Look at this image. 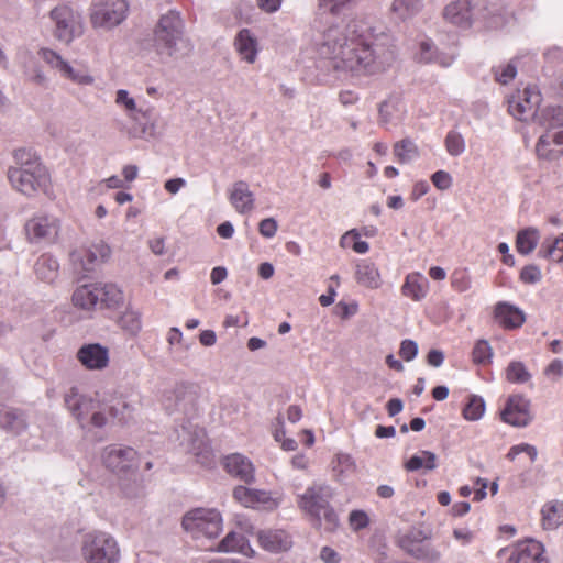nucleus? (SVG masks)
Returning <instances> with one entry per match:
<instances>
[{
    "mask_svg": "<svg viewBox=\"0 0 563 563\" xmlns=\"http://www.w3.org/2000/svg\"><path fill=\"white\" fill-rule=\"evenodd\" d=\"M396 46L391 36L376 32L369 23L354 24V86H366L362 77L374 78L385 73L396 60Z\"/></svg>",
    "mask_w": 563,
    "mask_h": 563,
    "instance_id": "1",
    "label": "nucleus"
},
{
    "mask_svg": "<svg viewBox=\"0 0 563 563\" xmlns=\"http://www.w3.org/2000/svg\"><path fill=\"white\" fill-rule=\"evenodd\" d=\"M64 402L70 415L81 429L103 428L109 418L125 422L130 418L131 407L124 400L104 402L79 394L76 387L70 388L64 396Z\"/></svg>",
    "mask_w": 563,
    "mask_h": 563,
    "instance_id": "2",
    "label": "nucleus"
},
{
    "mask_svg": "<svg viewBox=\"0 0 563 563\" xmlns=\"http://www.w3.org/2000/svg\"><path fill=\"white\" fill-rule=\"evenodd\" d=\"M333 497L334 490L330 485L314 482L297 495V507L314 528L332 532L339 527V516L332 506Z\"/></svg>",
    "mask_w": 563,
    "mask_h": 563,
    "instance_id": "3",
    "label": "nucleus"
},
{
    "mask_svg": "<svg viewBox=\"0 0 563 563\" xmlns=\"http://www.w3.org/2000/svg\"><path fill=\"white\" fill-rule=\"evenodd\" d=\"M14 158L19 166L9 168L8 178L15 190L25 196H33L46 185V169L40 157L31 150H16Z\"/></svg>",
    "mask_w": 563,
    "mask_h": 563,
    "instance_id": "4",
    "label": "nucleus"
},
{
    "mask_svg": "<svg viewBox=\"0 0 563 563\" xmlns=\"http://www.w3.org/2000/svg\"><path fill=\"white\" fill-rule=\"evenodd\" d=\"M184 37V22L179 12L170 10L163 14L154 29V48L162 59L177 57L180 48L187 46Z\"/></svg>",
    "mask_w": 563,
    "mask_h": 563,
    "instance_id": "5",
    "label": "nucleus"
},
{
    "mask_svg": "<svg viewBox=\"0 0 563 563\" xmlns=\"http://www.w3.org/2000/svg\"><path fill=\"white\" fill-rule=\"evenodd\" d=\"M80 555L85 563H119L121 551L111 533L91 530L81 537Z\"/></svg>",
    "mask_w": 563,
    "mask_h": 563,
    "instance_id": "6",
    "label": "nucleus"
},
{
    "mask_svg": "<svg viewBox=\"0 0 563 563\" xmlns=\"http://www.w3.org/2000/svg\"><path fill=\"white\" fill-rule=\"evenodd\" d=\"M489 13L487 0H454L444 7L443 18L453 25L468 29L475 22L487 20Z\"/></svg>",
    "mask_w": 563,
    "mask_h": 563,
    "instance_id": "7",
    "label": "nucleus"
},
{
    "mask_svg": "<svg viewBox=\"0 0 563 563\" xmlns=\"http://www.w3.org/2000/svg\"><path fill=\"white\" fill-rule=\"evenodd\" d=\"M181 525L195 539H212L222 530V517L214 508H196L183 517Z\"/></svg>",
    "mask_w": 563,
    "mask_h": 563,
    "instance_id": "8",
    "label": "nucleus"
},
{
    "mask_svg": "<svg viewBox=\"0 0 563 563\" xmlns=\"http://www.w3.org/2000/svg\"><path fill=\"white\" fill-rule=\"evenodd\" d=\"M430 534L421 529H412L397 537V545L411 558L424 562L437 563L441 552L429 541Z\"/></svg>",
    "mask_w": 563,
    "mask_h": 563,
    "instance_id": "9",
    "label": "nucleus"
},
{
    "mask_svg": "<svg viewBox=\"0 0 563 563\" xmlns=\"http://www.w3.org/2000/svg\"><path fill=\"white\" fill-rule=\"evenodd\" d=\"M49 18L54 23V37L66 45L84 34L85 26L81 14L68 5L54 8L49 12Z\"/></svg>",
    "mask_w": 563,
    "mask_h": 563,
    "instance_id": "10",
    "label": "nucleus"
},
{
    "mask_svg": "<svg viewBox=\"0 0 563 563\" xmlns=\"http://www.w3.org/2000/svg\"><path fill=\"white\" fill-rule=\"evenodd\" d=\"M126 0H103L91 8L90 23L93 29L112 30L128 16Z\"/></svg>",
    "mask_w": 563,
    "mask_h": 563,
    "instance_id": "11",
    "label": "nucleus"
},
{
    "mask_svg": "<svg viewBox=\"0 0 563 563\" xmlns=\"http://www.w3.org/2000/svg\"><path fill=\"white\" fill-rule=\"evenodd\" d=\"M106 468L115 474H125L139 467L137 452L121 444H110L102 449L100 455Z\"/></svg>",
    "mask_w": 563,
    "mask_h": 563,
    "instance_id": "12",
    "label": "nucleus"
},
{
    "mask_svg": "<svg viewBox=\"0 0 563 563\" xmlns=\"http://www.w3.org/2000/svg\"><path fill=\"white\" fill-rule=\"evenodd\" d=\"M540 103L541 93L538 88L528 86L522 91H518L516 96H511L508 100V110L517 120L527 121L533 119L537 121Z\"/></svg>",
    "mask_w": 563,
    "mask_h": 563,
    "instance_id": "13",
    "label": "nucleus"
},
{
    "mask_svg": "<svg viewBox=\"0 0 563 563\" xmlns=\"http://www.w3.org/2000/svg\"><path fill=\"white\" fill-rule=\"evenodd\" d=\"M509 552L508 563H548L544 558V547L534 539H526L516 542L510 548H503L498 555Z\"/></svg>",
    "mask_w": 563,
    "mask_h": 563,
    "instance_id": "14",
    "label": "nucleus"
},
{
    "mask_svg": "<svg viewBox=\"0 0 563 563\" xmlns=\"http://www.w3.org/2000/svg\"><path fill=\"white\" fill-rule=\"evenodd\" d=\"M27 240L32 243L53 242L59 231V221L49 216H35L25 223Z\"/></svg>",
    "mask_w": 563,
    "mask_h": 563,
    "instance_id": "15",
    "label": "nucleus"
},
{
    "mask_svg": "<svg viewBox=\"0 0 563 563\" xmlns=\"http://www.w3.org/2000/svg\"><path fill=\"white\" fill-rule=\"evenodd\" d=\"M530 406V400L523 395L509 396L501 411L503 421L518 428L527 427L532 421Z\"/></svg>",
    "mask_w": 563,
    "mask_h": 563,
    "instance_id": "16",
    "label": "nucleus"
},
{
    "mask_svg": "<svg viewBox=\"0 0 563 563\" xmlns=\"http://www.w3.org/2000/svg\"><path fill=\"white\" fill-rule=\"evenodd\" d=\"M76 357L88 371H102L110 361L109 349L99 343L84 344L77 351Z\"/></svg>",
    "mask_w": 563,
    "mask_h": 563,
    "instance_id": "17",
    "label": "nucleus"
},
{
    "mask_svg": "<svg viewBox=\"0 0 563 563\" xmlns=\"http://www.w3.org/2000/svg\"><path fill=\"white\" fill-rule=\"evenodd\" d=\"M258 544L271 553L287 552L292 548L291 534L284 529H264L256 533Z\"/></svg>",
    "mask_w": 563,
    "mask_h": 563,
    "instance_id": "18",
    "label": "nucleus"
},
{
    "mask_svg": "<svg viewBox=\"0 0 563 563\" xmlns=\"http://www.w3.org/2000/svg\"><path fill=\"white\" fill-rule=\"evenodd\" d=\"M329 42L333 46V68L345 73L352 70V45L347 35L343 34L339 37L336 36V30H330Z\"/></svg>",
    "mask_w": 563,
    "mask_h": 563,
    "instance_id": "19",
    "label": "nucleus"
},
{
    "mask_svg": "<svg viewBox=\"0 0 563 563\" xmlns=\"http://www.w3.org/2000/svg\"><path fill=\"white\" fill-rule=\"evenodd\" d=\"M228 199L240 214L250 213L254 209L255 196L244 180L234 181L228 189Z\"/></svg>",
    "mask_w": 563,
    "mask_h": 563,
    "instance_id": "20",
    "label": "nucleus"
},
{
    "mask_svg": "<svg viewBox=\"0 0 563 563\" xmlns=\"http://www.w3.org/2000/svg\"><path fill=\"white\" fill-rule=\"evenodd\" d=\"M554 146H563V128L547 131L542 134L536 144V153L541 159H558L563 154V150L555 148Z\"/></svg>",
    "mask_w": 563,
    "mask_h": 563,
    "instance_id": "21",
    "label": "nucleus"
},
{
    "mask_svg": "<svg viewBox=\"0 0 563 563\" xmlns=\"http://www.w3.org/2000/svg\"><path fill=\"white\" fill-rule=\"evenodd\" d=\"M222 465L231 476L246 484H251L255 479V470L252 462L240 453H233L225 456L222 460Z\"/></svg>",
    "mask_w": 563,
    "mask_h": 563,
    "instance_id": "22",
    "label": "nucleus"
},
{
    "mask_svg": "<svg viewBox=\"0 0 563 563\" xmlns=\"http://www.w3.org/2000/svg\"><path fill=\"white\" fill-rule=\"evenodd\" d=\"M494 316L498 324L508 330L520 328L526 321L522 310L505 301L495 306Z\"/></svg>",
    "mask_w": 563,
    "mask_h": 563,
    "instance_id": "23",
    "label": "nucleus"
},
{
    "mask_svg": "<svg viewBox=\"0 0 563 563\" xmlns=\"http://www.w3.org/2000/svg\"><path fill=\"white\" fill-rule=\"evenodd\" d=\"M234 47L240 57L249 64H253L257 58L258 43L257 38L249 29H242L234 37Z\"/></svg>",
    "mask_w": 563,
    "mask_h": 563,
    "instance_id": "24",
    "label": "nucleus"
},
{
    "mask_svg": "<svg viewBox=\"0 0 563 563\" xmlns=\"http://www.w3.org/2000/svg\"><path fill=\"white\" fill-rule=\"evenodd\" d=\"M109 255L110 247L101 243L92 245L88 249H84L81 251H75L70 256L74 263H80L81 268L86 272H89L93 268V264L98 261V258L103 260Z\"/></svg>",
    "mask_w": 563,
    "mask_h": 563,
    "instance_id": "25",
    "label": "nucleus"
},
{
    "mask_svg": "<svg viewBox=\"0 0 563 563\" xmlns=\"http://www.w3.org/2000/svg\"><path fill=\"white\" fill-rule=\"evenodd\" d=\"M429 280L420 273L407 275L401 287L402 295L413 301H421L429 292Z\"/></svg>",
    "mask_w": 563,
    "mask_h": 563,
    "instance_id": "26",
    "label": "nucleus"
},
{
    "mask_svg": "<svg viewBox=\"0 0 563 563\" xmlns=\"http://www.w3.org/2000/svg\"><path fill=\"white\" fill-rule=\"evenodd\" d=\"M354 275L357 284L367 289H377L382 285V278L378 268L372 262L363 260L357 263Z\"/></svg>",
    "mask_w": 563,
    "mask_h": 563,
    "instance_id": "27",
    "label": "nucleus"
},
{
    "mask_svg": "<svg viewBox=\"0 0 563 563\" xmlns=\"http://www.w3.org/2000/svg\"><path fill=\"white\" fill-rule=\"evenodd\" d=\"M98 308L117 309L123 305L124 295L115 284H98Z\"/></svg>",
    "mask_w": 563,
    "mask_h": 563,
    "instance_id": "28",
    "label": "nucleus"
},
{
    "mask_svg": "<svg viewBox=\"0 0 563 563\" xmlns=\"http://www.w3.org/2000/svg\"><path fill=\"white\" fill-rule=\"evenodd\" d=\"M98 284L79 286L71 296L74 306L87 311L98 308Z\"/></svg>",
    "mask_w": 563,
    "mask_h": 563,
    "instance_id": "29",
    "label": "nucleus"
},
{
    "mask_svg": "<svg viewBox=\"0 0 563 563\" xmlns=\"http://www.w3.org/2000/svg\"><path fill=\"white\" fill-rule=\"evenodd\" d=\"M417 58L421 63H437L442 67L451 66L454 60V57L451 55L439 54L433 43L429 40L420 42Z\"/></svg>",
    "mask_w": 563,
    "mask_h": 563,
    "instance_id": "30",
    "label": "nucleus"
},
{
    "mask_svg": "<svg viewBox=\"0 0 563 563\" xmlns=\"http://www.w3.org/2000/svg\"><path fill=\"white\" fill-rule=\"evenodd\" d=\"M542 526L547 530H554L563 525V501L550 500L541 509Z\"/></svg>",
    "mask_w": 563,
    "mask_h": 563,
    "instance_id": "31",
    "label": "nucleus"
},
{
    "mask_svg": "<svg viewBox=\"0 0 563 563\" xmlns=\"http://www.w3.org/2000/svg\"><path fill=\"white\" fill-rule=\"evenodd\" d=\"M59 264L51 254H42L34 265L36 276L45 283H53L58 275Z\"/></svg>",
    "mask_w": 563,
    "mask_h": 563,
    "instance_id": "32",
    "label": "nucleus"
},
{
    "mask_svg": "<svg viewBox=\"0 0 563 563\" xmlns=\"http://www.w3.org/2000/svg\"><path fill=\"white\" fill-rule=\"evenodd\" d=\"M405 107L401 98L397 95L389 96L379 106V118L384 124H388L402 117Z\"/></svg>",
    "mask_w": 563,
    "mask_h": 563,
    "instance_id": "33",
    "label": "nucleus"
},
{
    "mask_svg": "<svg viewBox=\"0 0 563 563\" xmlns=\"http://www.w3.org/2000/svg\"><path fill=\"white\" fill-rule=\"evenodd\" d=\"M218 550L221 552H240L244 555H252L254 553L247 539L236 532H229L219 543Z\"/></svg>",
    "mask_w": 563,
    "mask_h": 563,
    "instance_id": "34",
    "label": "nucleus"
},
{
    "mask_svg": "<svg viewBox=\"0 0 563 563\" xmlns=\"http://www.w3.org/2000/svg\"><path fill=\"white\" fill-rule=\"evenodd\" d=\"M0 427L19 434L26 428V422L22 413L0 405Z\"/></svg>",
    "mask_w": 563,
    "mask_h": 563,
    "instance_id": "35",
    "label": "nucleus"
},
{
    "mask_svg": "<svg viewBox=\"0 0 563 563\" xmlns=\"http://www.w3.org/2000/svg\"><path fill=\"white\" fill-rule=\"evenodd\" d=\"M540 240V233L537 228L529 227L520 230L516 236V250L521 255L531 254Z\"/></svg>",
    "mask_w": 563,
    "mask_h": 563,
    "instance_id": "36",
    "label": "nucleus"
},
{
    "mask_svg": "<svg viewBox=\"0 0 563 563\" xmlns=\"http://www.w3.org/2000/svg\"><path fill=\"white\" fill-rule=\"evenodd\" d=\"M536 122L545 128L547 131L563 128V107L555 106L541 109Z\"/></svg>",
    "mask_w": 563,
    "mask_h": 563,
    "instance_id": "37",
    "label": "nucleus"
},
{
    "mask_svg": "<svg viewBox=\"0 0 563 563\" xmlns=\"http://www.w3.org/2000/svg\"><path fill=\"white\" fill-rule=\"evenodd\" d=\"M505 379L510 384L523 385L531 380L532 374L523 362L512 360L508 363L504 372Z\"/></svg>",
    "mask_w": 563,
    "mask_h": 563,
    "instance_id": "38",
    "label": "nucleus"
},
{
    "mask_svg": "<svg viewBox=\"0 0 563 563\" xmlns=\"http://www.w3.org/2000/svg\"><path fill=\"white\" fill-rule=\"evenodd\" d=\"M437 460V455L433 452L423 450L419 454L412 455L405 463V467L408 472H416L421 468L433 471L438 466Z\"/></svg>",
    "mask_w": 563,
    "mask_h": 563,
    "instance_id": "39",
    "label": "nucleus"
},
{
    "mask_svg": "<svg viewBox=\"0 0 563 563\" xmlns=\"http://www.w3.org/2000/svg\"><path fill=\"white\" fill-rule=\"evenodd\" d=\"M119 327L131 335L142 330V314L139 310L128 307L118 319Z\"/></svg>",
    "mask_w": 563,
    "mask_h": 563,
    "instance_id": "40",
    "label": "nucleus"
},
{
    "mask_svg": "<svg viewBox=\"0 0 563 563\" xmlns=\"http://www.w3.org/2000/svg\"><path fill=\"white\" fill-rule=\"evenodd\" d=\"M332 476L340 483H347L352 473V460L346 453H339L331 462Z\"/></svg>",
    "mask_w": 563,
    "mask_h": 563,
    "instance_id": "41",
    "label": "nucleus"
},
{
    "mask_svg": "<svg viewBox=\"0 0 563 563\" xmlns=\"http://www.w3.org/2000/svg\"><path fill=\"white\" fill-rule=\"evenodd\" d=\"M394 155L400 164H408L418 158L419 150L410 139H402L394 145Z\"/></svg>",
    "mask_w": 563,
    "mask_h": 563,
    "instance_id": "42",
    "label": "nucleus"
},
{
    "mask_svg": "<svg viewBox=\"0 0 563 563\" xmlns=\"http://www.w3.org/2000/svg\"><path fill=\"white\" fill-rule=\"evenodd\" d=\"M493 347L485 339L477 340L472 350V361L475 365L486 366L493 361Z\"/></svg>",
    "mask_w": 563,
    "mask_h": 563,
    "instance_id": "43",
    "label": "nucleus"
},
{
    "mask_svg": "<svg viewBox=\"0 0 563 563\" xmlns=\"http://www.w3.org/2000/svg\"><path fill=\"white\" fill-rule=\"evenodd\" d=\"M486 405L483 397L473 395L463 408V417L467 421H477L485 413Z\"/></svg>",
    "mask_w": 563,
    "mask_h": 563,
    "instance_id": "44",
    "label": "nucleus"
},
{
    "mask_svg": "<svg viewBox=\"0 0 563 563\" xmlns=\"http://www.w3.org/2000/svg\"><path fill=\"white\" fill-rule=\"evenodd\" d=\"M59 76L80 86H87L93 82L92 76H90L86 69L76 68L69 62L66 63Z\"/></svg>",
    "mask_w": 563,
    "mask_h": 563,
    "instance_id": "45",
    "label": "nucleus"
},
{
    "mask_svg": "<svg viewBox=\"0 0 563 563\" xmlns=\"http://www.w3.org/2000/svg\"><path fill=\"white\" fill-rule=\"evenodd\" d=\"M393 11L401 19L419 13L423 8V0H394Z\"/></svg>",
    "mask_w": 563,
    "mask_h": 563,
    "instance_id": "46",
    "label": "nucleus"
},
{
    "mask_svg": "<svg viewBox=\"0 0 563 563\" xmlns=\"http://www.w3.org/2000/svg\"><path fill=\"white\" fill-rule=\"evenodd\" d=\"M492 71L497 82L501 85L509 84L517 75V58L494 66Z\"/></svg>",
    "mask_w": 563,
    "mask_h": 563,
    "instance_id": "47",
    "label": "nucleus"
},
{
    "mask_svg": "<svg viewBox=\"0 0 563 563\" xmlns=\"http://www.w3.org/2000/svg\"><path fill=\"white\" fill-rule=\"evenodd\" d=\"M319 9L333 16L346 15L352 9V0H318Z\"/></svg>",
    "mask_w": 563,
    "mask_h": 563,
    "instance_id": "48",
    "label": "nucleus"
},
{
    "mask_svg": "<svg viewBox=\"0 0 563 563\" xmlns=\"http://www.w3.org/2000/svg\"><path fill=\"white\" fill-rule=\"evenodd\" d=\"M37 54L51 69L55 70L58 74L62 73L63 68L66 66V63L68 62L59 53L48 47L40 48Z\"/></svg>",
    "mask_w": 563,
    "mask_h": 563,
    "instance_id": "49",
    "label": "nucleus"
},
{
    "mask_svg": "<svg viewBox=\"0 0 563 563\" xmlns=\"http://www.w3.org/2000/svg\"><path fill=\"white\" fill-rule=\"evenodd\" d=\"M445 148L451 156H460L465 151V141L461 133L452 130L445 136Z\"/></svg>",
    "mask_w": 563,
    "mask_h": 563,
    "instance_id": "50",
    "label": "nucleus"
},
{
    "mask_svg": "<svg viewBox=\"0 0 563 563\" xmlns=\"http://www.w3.org/2000/svg\"><path fill=\"white\" fill-rule=\"evenodd\" d=\"M251 508L263 507L268 510L276 509L279 501L271 496L266 490L253 489Z\"/></svg>",
    "mask_w": 563,
    "mask_h": 563,
    "instance_id": "51",
    "label": "nucleus"
},
{
    "mask_svg": "<svg viewBox=\"0 0 563 563\" xmlns=\"http://www.w3.org/2000/svg\"><path fill=\"white\" fill-rule=\"evenodd\" d=\"M451 286L455 291H467L472 286V279L466 269H456L451 275Z\"/></svg>",
    "mask_w": 563,
    "mask_h": 563,
    "instance_id": "52",
    "label": "nucleus"
},
{
    "mask_svg": "<svg viewBox=\"0 0 563 563\" xmlns=\"http://www.w3.org/2000/svg\"><path fill=\"white\" fill-rule=\"evenodd\" d=\"M115 103L120 107H123L128 112V115L135 120V113L137 112V107L134 98H132L128 90L120 89L115 93Z\"/></svg>",
    "mask_w": 563,
    "mask_h": 563,
    "instance_id": "53",
    "label": "nucleus"
},
{
    "mask_svg": "<svg viewBox=\"0 0 563 563\" xmlns=\"http://www.w3.org/2000/svg\"><path fill=\"white\" fill-rule=\"evenodd\" d=\"M188 389L184 385H177L173 389L165 393V401L172 400V398H175L174 404L166 402L165 407L169 411H174L180 407L181 400L185 399V396L187 395Z\"/></svg>",
    "mask_w": 563,
    "mask_h": 563,
    "instance_id": "54",
    "label": "nucleus"
},
{
    "mask_svg": "<svg viewBox=\"0 0 563 563\" xmlns=\"http://www.w3.org/2000/svg\"><path fill=\"white\" fill-rule=\"evenodd\" d=\"M539 255L543 257H555L556 262L563 263V233H561L543 252L539 251Z\"/></svg>",
    "mask_w": 563,
    "mask_h": 563,
    "instance_id": "55",
    "label": "nucleus"
},
{
    "mask_svg": "<svg viewBox=\"0 0 563 563\" xmlns=\"http://www.w3.org/2000/svg\"><path fill=\"white\" fill-rule=\"evenodd\" d=\"M519 279L528 285L538 284L542 279L541 269L534 264L526 265L520 272Z\"/></svg>",
    "mask_w": 563,
    "mask_h": 563,
    "instance_id": "56",
    "label": "nucleus"
},
{
    "mask_svg": "<svg viewBox=\"0 0 563 563\" xmlns=\"http://www.w3.org/2000/svg\"><path fill=\"white\" fill-rule=\"evenodd\" d=\"M545 377L553 382H558L563 376V361L554 358L543 371Z\"/></svg>",
    "mask_w": 563,
    "mask_h": 563,
    "instance_id": "57",
    "label": "nucleus"
},
{
    "mask_svg": "<svg viewBox=\"0 0 563 563\" xmlns=\"http://www.w3.org/2000/svg\"><path fill=\"white\" fill-rule=\"evenodd\" d=\"M418 354V344L413 340L406 339L400 343L399 355L406 361H412Z\"/></svg>",
    "mask_w": 563,
    "mask_h": 563,
    "instance_id": "58",
    "label": "nucleus"
},
{
    "mask_svg": "<svg viewBox=\"0 0 563 563\" xmlns=\"http://www.w3.org/2000/svg\"><path fill=\"white\" fill-rule=\"evenodd\" d=\"M432 184L439 190H446L452 186V177L445 170H438L431 176Z\"/></svg>",
    "mask_w": 563,
    "mask_h": 563,
    "instance_id": "59",
    "label": "nucleus"
},
{
    "mask_svg": "<svg viewBox=\"0 0 563 563\" xmlns=\"http://www.w3.org/2000/svg\"><path fill=\"white\" fill-rule=\"evenodd\" d=\"M253 496V488H247L245 486H236L233 490V497L235 500H238L241 505L244 507L252 506V497Z\"/></svg>",
    "mask_w": 563,
    "mask_h": 563,
    "instance_id": "60",
    "label": "nucleus"
},
{
    "mask_svg": "<svg viewBox=\"0 0 563 563\" xmlns=\"http://www.w3.org/2000/svg\"><path fill=\"white\" fill-rule=\"evenodd\" d=\"M278 229L277 221L274 218L263 219L258 224V231L262 236L271 239L273 238Z\"/></svg>",
    "mask_w": 563,
    "mask_h": 563,
    "instance_id": "61",
    "label": "nucleus"
},
{
    "mask_svg": "<svg viewBox=\"0 0 563 563\" xmlns=\"http://www.w3.org/2000/svg\"><path fill=\"white\" fill-rule=\"evenodd\" d=\"M255 2L261 11L273 14L280 9L283 0H255Z\"/></svg>",
    "mask_w": 563,
    "mask_h": 563,
    "instance_id": "62",
    "label": "nucleus"
},
{
    "mask_svg": "<svg viewBox=\"0 0 563 563\" xmlns=\"http://www.w3.org/2000/svg\"><path fill=\"white\" fill-rule=\"evenodd\" d=\"M320 559L324 563H339L341 561L340 554L330 547H323L320 551Z\"/></svg>",
    "mask_w": 563,
    "mask_h": 563,
    "instance_id": "63",
    "label": "nucleus"
},
{
    "mask_svg": "<svg viewBox=\"0 0 563 563\" xmlns=\"http://www.w3.org/2000/svg\"><path fill=\"white\" fill-rule=\"evenodd\" d=\"M544 58L552 64L563 62V49L559 46L550 47L544 52Z\"/></svg>",
    "mask_w": 563,
    "mask_h": 563,
    "instance_id": "64",
    "label": "nucleus"
}]
</instances>
